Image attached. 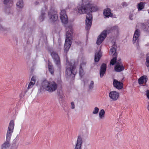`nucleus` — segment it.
<instances>
[{"label":"nucleus","instance_id":"nucleus-1","mask_svg":"<svg viewBox=\"0 0 149 149\" xmlns=\"http://www.w3.org/2000/svg\"><path fill=\"white\" fill-rule=\"evenodd\" d=\"M56 67L58 68L59 75L57 79V83H56V95L59 97L60 98H62L64 95L62 89L61 81V63L60 58L58 54H56Z\"/></svg>","mask_w":149,"mask_h":149},{"label":"nucleus","instance_id":"nucleus-2","mask_svg":"<svg viewBox=\"0 0 149 149\" xmlns=\"http://www.w3.org/2000/svg\"><path fill=\"white\" fill-rule=\"evenodd\" d=\"M78 12L77 13L84 14L95 12L98 9L97 6L94 4L88 3L87 5H84L78 6Z\"/></svg>","mask_w":149,"mask_h":149},{"label":"nucleus","instance_id":"nucleus-3","mask_svg":"<svg viewBox=\"0 0 149 149\" xmlns=\"http://www.w3.org/2000/svg\"><path fill=\"white\" fill-rule=\"evenodd\" d=\"M68 28L70 31L68 30V31H67V30L68 29V28H66L67 32L65 42L64 46V50L66 53L68 51L71 45L72 44L71 40L72 39V36L73 33L72 27L70 26Z\"/></svg>","mask_w":149,"mask_h":149},{"label":"nucleus","instance_id":"nucleus-4","mask_svg":"<svg viewBox=\"0 0 149 149\" xmlns=\"http://www.w3.org/2000/svg\"><path fill=\"white\" fill-rule=\"evenodd\" d=\"M41 87L50 92H52L56 89V84L54 82L44 81L42 83Z\"/></svg>","mask_w":149,"mask_h":149},{"label":"nucleus","instance_id":"nucleus-5","mask_svg":"<svg viewBox=\"0 0 149 149\" xmlns=\"http://www.w3.org/2000/svg\"><path fill=\"white\" fill-rule=\"evenodd\" d=\"M76 68L74 64L72 65V63H70L69 66L66 67L65 74L68 77L74 78L77 72Z\"/></svg>","mask_w":149,"mask_h":149},{"label":"nucleus","instance_id":"nucleus-6","mask_svg":"<svg viewBox=\"0 0 149 149\" xmlns=\"http://www.w3.org/2000/svg\"><path fill=\"white\" fill-rule=\"evenodd\" d=\"M14 127V122L13 120L10 121L7 130L6 134V140L10 141L11 137L12 134L13 132Z\"/></svg>","mask_w":149,"mask_h":149},{"label":"nucleus","instance_id":"nucleus-7","mask_svg":"<svg viewBox=\"0 0 149 149\" xmlns=\"http://www.w3.org/2000/svg\"><path fill=\"white\" fill-rule=\"evenodd\" d=\"M92 15L91 14H87L86 16V30L88 31L90 29L92 24Z\"/></svg>","mask_w":149,"mask_h":149},{"label":"nucleus","instance_id":"nucleus-8","mask_svg":"<svg viewBox=\"0 0 149 149\" xmlns=\"http://www.w3.org/2000/svg\"><path fill=\"white\" fill-rule=\"evenodd\" d=\"M107 35V31L105 30L103 31L97 38V44L99 45L100 44L106 37Z\"/></svg>","mask_w":149,"mask_h":149},{"label":"nucleus","instance_id":"nucleus-9","mask_svg":"<svg viewBox=\"0 0 149 149\" xmlns=\"http://www.w3.org/2000/svg\"><path fill=\"white\" fill-rule=\"evenodd\" d=\"M60 19L61 22L64 24H65L68 22V18L65 10H61L60 13Z\"/></svg>","mask_w":149,"mask_h":149},{"label":"nucleus","instance_id":"nucleus-10","mask_svg":"<svg viewBox=\"0 0 149 149\" xmlns=\"http://www.w3.org/2000/svg\"><path fill=\"white\" fill-rule=\"evenodd\" d=\"M110 98L113 101H115L117 100L119 97L118 92L115 91H111L109 93Z\"/></svg>","mask_w":149,"mask_h":149},{"label":"nucleus","instance_id":"nucleus-11","mask_svg":"<svg viewBox=\"0 0 149 149\" xmlns=\"http://www.w3.org/2000/svg\"><path fill=\"white\" fill-rule=\"evenodd\" d=\"M114 69L116 71L118 72H121L124 70V67L121 63V60L118 61L115 65Z\"/></svg>","mask_w":149,"mask_h":149},{"label":"nucleus","instance_id":"nucleus-12","mask_svg":"<svg viewBox=\"0 0 149 149\" xmlns=\"http://www.w3.org/2000/svg\"><path fill=\"white\" fill-rule=\"evenodd\" d=\"M48 16L49 18L50 21L54 22L56 21L55 18V11L54 10L51 9L49 12Z\"/></svg>","mask_w":149,"mask_h":149},{"label":"nucleus","instance_id":"nucleus-13","mask_svg":"<svg viewBox=\"0 0 149 149\" xmlns=\"http://www.w3.org/2000/svg\"><path fill=\"white\" fill-rule=\"evenodd\" d=\"M82 143V140L81 136H78L74 149H81V145Z\"/></svg>","mask_w":149,"mask_h":149},{"label":"nucleus","instance_id":"nucleus-14","mask_svg":"<svg viewBox=\"0 0 149 149\" xmlns=\"http://www.w3.org/2000/svg\"><path fill=\"white\" fill-rule=\"evenodd\" d=\"M113 84L114 87L118 89H120L123 87V84L122 83L115 79L113 80Z\"/></svg>","mask_w":149,"mask_h":149},{"label":"nucleus","instance_id":"nucleus-15","mask_svg":"<svg viewBox=\"0 0 149 149\" xmlns=\"http://www.w3.org/2000/svg\"><path fill=\"white\" fill-rule=\"evenodd\" d=\"M107 68L106 65L105 63L102 64L100 70V75L101 77H103L106 71Z\"/></svg>","mask_w":149,"mask_h":149},{"label":"nucleus","instance_id":"nucleus-16","mask_svg":"<svg viewBox=\"0 0 149 149\" xmlns=\"http://www.w3.org/2000/svg\"><path fill=\"white\" fill-rule=\"evenodd\" d=\"M148 78L146 76L143 75L138 80L139 84L141 85L143 84L144 83H146L147 81Z\"/></svg>","mask_w":149,"mask_h":149},{"label":"nucleus","instance_id":"nucleus-17","mask_svg":"<svg viewBox=\"0 0 149 149\" xmlns=\"http://www.w3.org/2000/svg\"><path fill=\"white\" fill-rule=\"evenodd\" d=\"M86 62L83 61L81 63L80 65V68L79 69V74L81 77L83 75L84 70L82 69V67H84L86 66Z\"/></svg>","mask_w":149,"mask_h":149},{"label":"nucleus","instance_id":"nucleus-18","mask_svg":"<svg viewBox=\"0 0 149 149\" xmlns=\"http://www.w3.org/2000/svg\"><path fill=\"white\" fill-rule=\"evenodd\" d=\"M103 14L107 17H109L110 16L112 17L113 16V14L111 12V10L109 8H107L104 10Z\"/></svg>","mask_w":149,"mask_h":149},{"label":"nucleus","instance_id":"nucleus-19","mask_svg":"<svg viewBox=\"0 0 149 149\" xmlns=\"http://www.w3.org/2000/svg\"><path fill=\"white\" fill-rule=\"evenodd\" d=\"M139 36V30L138 29H136L135 31L133 39V41L134 43L138 40Z\"/></svg>","mask_w":149,"mask_h":149},{"label":"nucleus","instance_id":"nucleus-20","mask_svg":"<svg viewBox=\"0 0 149 149\" xmlns=\"http://www.w3.org/2000/svg\"><path fill=\"white\" fill-rule=\"evenodd\" d=\"M36 82V77L33 76L31 79L30 82L29 83L27 87L28 89L32 88Z\"/></svg>","mask_w":149,"mask_h":149},{"label":"nucleus","instance_id":"nucleus-21","mask_svg":"<svg viewBox=\"0 0 149 149\" xmlns=\"http://www.w3.org/2000/svg\"><path fill=\"white\" fill-rule=\"evenodd\" d=\"M10 141H7L4 143L1 146V149H7L10 146Z\"/></svg>","mask_w":149,"mask_h":149},{"label":"nucleus","instance_id":"nucleus-22","mask_svg":"<svg viewBox=\"0 0 149 149\" xmlns=\"http://www.w3.org/2000/svg\"><path fill=\"white\" fill-rule=\"evenodd\" d=\"M101 54L100 52H98L96 53L95 54V62H98L99 61L101 57Z\"/></svg>","mask_w":149,"mask_h":149},{"label":"nucleus","instance_id":"nucleus-23","mask_svg":"<svg viewBox=\"0 0 149 149\" xmlns=\"http://www.w3.org/2000/svg\"><path fill=\"white\" fill-rule=\"evenodd\" d=\"M145 4L143 2H140L137 6L138 11H141L143 9L145 6Z\"/></svg>","mask_w":149,"mask_h":149},{"label":"nucleus","instance_id":"nucleus-24","mask_svg":"<svg viewBox=\"0 0 149 149\" xmlns=\"http://www.w3.org/2000/svg\"><path fill=\"white\" fill-rule=\"evenodd\" d=\"M17 8H21L23 6V2L22 0H19L17 2Z\"/></svg>","mask_w":149,"mask_h":149},{"label":"nucleus","instance_id":"nucleus-25","mask_svg":"<svg viewBox=\"0 0 149 149\" xmlns=\"http://www.w3.org/2000/svg\"><path fill=\"white\" fill-rule=\"evenodd\" d=\"M105 111L103 109H101L99 112V116L100 119H102L104 118Z\"/></svg>","mask_w":149,"mask_h":149},{"label":"nucleus","instance_id":"nucleus-26","mask_svg":"<svg viewBox=\"0 0 149 149\" xmlns=\"http://www.w3.org/2000/svg\"><path fill=\"white\" fill-rule=\"evenodd\" d=\"M110 52L115 56H117V53H116V49L114 47H112L110 49Z\"/></svg>","mask_w":149,"mask_h":149},{"label":"nucleus","instance_id":"nucleus-27","mask_svg":"<svg viewBox=\"0 0 149 149\" xmlns=\"http://www.w3.org/2000/svg\"><path fill=\"white\" fill-rule=\"evenodd\" d=\"M3 2L6 5L9 4L10 6H11L13 5L12 1L11 0H4Z\"/></svg>","mask_w":149,"mask_h":149},{"label":"nucleus","instance_id":"nucleus-28","mask_svg":"<svg viewBox=\"0 0 149 149\" xmlns=\"http://www.w3.org/2000/svg\"><path fill=\"white\" fill-rule=\"evenodd\" d=\"M117 56H115L113 57V58L111 59L110 62V64L111 65H114L115 63L117 61Z\"/></svg>","mask_w":149,"mask_h":149},{"label":"nucleus","instance_id":"nucleus-29","mask_svg":"<svg viewBox=\"0 0 149 149\" xmlns=\"http://www.w3.org/2000/svg\"><path fill=\"white\" fill-rule=\"evenodd\" d=\"M45 18V13L42 12H41V15L39 18L40 21L41 22Z\"/></svg>","mask_w":149,"mask_h":149},{"label":"nucleus","instance_id":"nucleus-30","mask_svg":"<svg viewBox=\"0 0 149 149\" xmlns=\"http://www.w3.org/2000/svg\"><path fill=\"white\" fill-rule=\"evenodd\" d=\"M48 69L51 74L53 75L54 74V70L53 67L49 64L48 65Z\"/></svg>","mask_w":149,"mask_h":149},{"label":"nucleus","instance_id":"nucleus-31","mask_svg":"<svg viewBox=\"0 0 149 149\" xmlns=\"http://www.w3.org/2000/svg\"><path fill=\"white\" fill-rule=\"evenodd\" d=\"M82 1L84 3H86V5H87L88 3L91 4V2L92 0H82Z\"/></svg>","mask_w":149,"mask_h":149},{"label":"nucleus","instance_id":"nucleus-32","mask_svg":"<svg viewBox=\"0 0 149 149\" xmlns=\"http://www.w3.org/2000/svg\"><path fill=\"white\" fill-rule=\"evenodd\" d=\"M51 55L53 58L54 59V61L56 60V54L54 52H51Z\"/></svg>","mask_w":149,"mask_h":149},{"label":"nucleus","instance_id":"nucleus-33","mask_svg":"<svg viewBox=\"0 0 149 149\" xmlns=\"http://www.w3.org/2000/svg\"><path fill=\"white\" fill-rule=\"evenodd\" d=\"M146 65L147 67H149V56L147 57Z\"/></svg>","mask_w":149,"mask_h":149},{"label":"nucleus","instance_id":"nucleus-34","mask_svg":"<svg viewBox=\"0 0 149 149\" xmlns=\"http://www.w3.org/2000/svg\"><path fill=\"white\" fill-rule=\"evenodd\" d=\"M99 110V109L97 107H95L94 108V110L93 111V114L97 113Z\"/></svg>","mask_w":149,"mask_h":149},{"label":"nucleus","instance_id":"nucleus-35","mask_svg":"<svg viewBox=\"0 0 149 149\" xmlns=\"http://www.w3.org/2000/svg\"><path fill=\"white\" fill-rule=\"evenodd\" d=\"M18 144H14L13 145L11 149H17L18 146Z\"/></svg>","mask_w":149,"mask_h":149},{"label":"nucleus","instance_id":"nucleus-36","mask_svg":"<svg viewBox=\"0 0 149 149\" xmlns=\"http://www.w3.org/2000/svg\"><path fill=\"white\" fill-rule=\"evenodd\" d=\"M94 82L93 81H91V83L89 86V89H91L93 87Z\"/></svg>","mask_w":149,"mask_h":149},{"label":"nucleus","instance_id":"nucleus-37","mask_svg":"<svg viewBox=\"0 0 149 149\" xmlns=\"http://www.w3.org/2000/svg\"><path fill=\"white\" fill-rule=\"evenodd\" d=\"M9 8H8V7L6 8L5 9V11L7 13H9Z\"/></svg>","mask_w":149,"mask_h":149},{"label":"nucleus","instance_id":"nucleus-38","mask_svg":"<svg viewBox=\"0 0 149 149\" xmlns=\"http://www.w3.org/2000/svg\"><path fill=\"white\" fill-rule=\"evenodd\" d=\"M146 95L147 98L149 99V90L146 91Z\"/></svg>","mask_w":149,"mask_h":149},{"label":"nucleus","instance_id":"nucleus-39","mask_svg":"<svg viewBox=\"0 0 149 149\" xmlns=\"http://www.w3.org/2000/svg\"><path fill=\"white\" fill-rule=\"evenodd\" d=\"M71 108L72 109H73L74 108V104L73 102H72L71 103Z\"/></svg>","mask_w":149,"mask_h":149},{"label":"nucleus","instance_id":"nucleus-40","mask_svg":"<svg viewBox=\"0 0 149 149\" xmlns=\"http://www.w3.org/2000/svg\"><path fill=\"white\" fill-rule=\"evenodd\" d=\"M122 5L123 6H127V5L126 2H123L122 3Z\"/></svg>","mask_w":149,"mask_h":149},{"label":"nucleus","instance_id":"nucleus-41","mask_svg":"<svg viewBox=\"0 0 149 149\" xmlns=\"http://www.w3.org/2000/svg\"><path fill=\"white\" fill-rule=\"evenodd\" d=\"M117 29V26H115L112 27L111 28V30H113V29Z\"/></svg>","mask_w":149,"mask_h":149},{"label":"nucleus","instance_id":"nucleus-42","mask_svg":"<svg viewBox=\"0 0 149 149\" xmlns=\"http://www.w3.org/2000/svg\"><path fill=\"white\" fill-rule=\"evenodd\" d=\"M4 29L2 26L0 24V31H3Z\"/></svg>","mask_w":149,"mask_h":149},{"label":"nucleus","instance_id":"nucleus-43","mask_svg":"<svg viewBox=\"0 0 149 149\" xmlns=\"http://www.w3.org/2000/svg\"><path fill=\"white\" fill-rule=\"evenodd\" d=\"M146 25L147 26H148V28H149V19L147 21Z\"/></svg>","mask_w":149,"mask_h":149},{"label":"nucleus","instance_id":"nucleus-44","mask_svg":"<svg viewBox=\"0 0 149 149\" xmlns=\"http://www.w3.org/2000/svg\"><path fill=\"white\" fill-rule=\"evenodd\" d=\"M131 17H131V15H130L129 16V18H130V19L131 20H132V19L131 18Z\"/></svg>","mask_w":149,"mask_h":149},{"label":"nucleus","instance_id":"nucleus-45","mask_svg":"<svg viewBox=\"0 0 149 149\" xmlns=\"http://www.w3.org/2000/svg\"><path fill=\"white\" fill-rule=\"evenodd\" d=\"M147 11H148V13L149 14V10H148Z\"/></svg>","mask_w":149,"mask_h":149},{"label":"nucleus","instance_id":"nucleus-46","mask_svg":"<svg viewBox=\"0 0 149 149\" xmlns=\"http://www.w3.org/2000/svg\"><path fill=\"white\" fill-rule=\"evenodd\" d=\"M35 4L37 5L38 4V3H37V2H36L35 3Z\"/></svg>","mask_w":149,"mask_h":149},{"label":"nucleus","instance_id":"nucleus-47","mask_svg":"<svg viewBox=\"0 0 149 149\" xmlns=\"http://www.w3.org/2000/svg\"><path fill=\"white\" fill-rule=\"evenodd\" d=\"M75 10H76L77 11V10H74V11H75Z\"/></svg>","mask_w":149,"mask_h":149}]
</instances>
